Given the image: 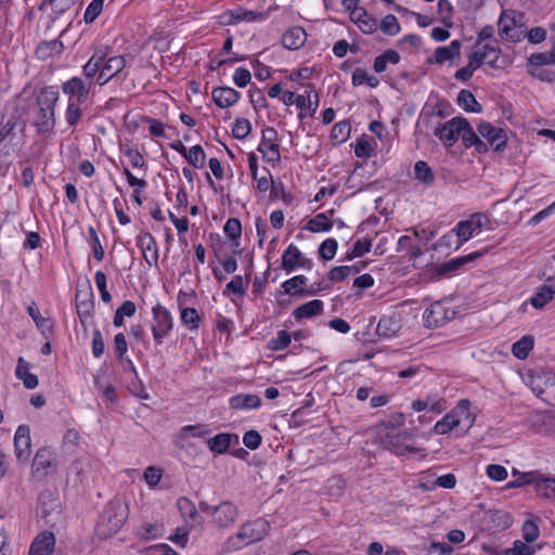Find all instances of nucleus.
Returning <instances> with one entry per match:
<instances>
[{"label":"nucleus","mask_w":555,"mask_h":555,"mask_svg":"<svg viewBox=\"0 0 555 555\" xmlns=\"http://www.w3.org/2000/svg\"><path fill=\"white\" fill-rule=\"evenodd\" d=\"M57 463L52 451L48 448H41L37 451L31 466V474L37 479H43L50 474L56 472Z\"/></svg>","instance_id":"nucleus-9"},{"label":"nucleus","mask_w":555,"mask_h":555,"mask_svg":"<svg viewBox=\"0 0 555 555\" xmlns=\"http://www.w3.org/2000/svg\"><path fill=\"white\" fill-rule=\"evenodd\" d=\"M306 40L307 34L305 29L299 26L287 29L282 37V43L288 50H297L301 48Z\"/></svg>","instance_id":"nucleus-31"},{"label":"nucleus","mask_w":555,"mask_h":555,"mask_svg":"<svg viewBox=\"0 0 555 555\" xmlns=\"http://www.w3.org/2000/svg\"><path fill=\"white\" fill-rule=\"evenodd\" d=\"M261 442V435L257 430H248L243 435V443L250 450L258 449Z\"/></svg>","instance_id":"nucleus-61"},{"label":"nucleus","mask_w":555,"mask_h":555,"mask_svg":"<svg viewBox=\"0 0 555 555\" xmlns=\"http://www.w3.org/2000/svg\"><path fill=\"white\" fill-rule=\"evenodd\" d=\"M533 345L534 341L531 336H524L513 344L512 352L517 359L524 360L529 356V352L532 350Z\"/></svg>","instance_id":"nucleus-41"},{"label":"nucleus","mask_w":555,"mask_h":555,"mask_svg":"<svg viewBox=\"0 0 555 555\" xmlns=\"http://www.w3.org/2000/svg\"><path fill=\"white\" fill-rule=\"evenodd\" d=\"M103 8H104V0H92L85 11V14H83L85 23L86 24L93 23L99 17V15L102 13Z\"/></svg>","instance_id":"nucleus-50"},{"label":"nucleus","mask_w":555,"mask_h":555,"mask_svg":"<svg viewBox=\"0 0 555 555\" xmlns=\"http://www.w3.org/2000/svg\"><path fill=\"white\" fill-rule=\"evenodd\" d=\"M460 237L456 235L454 228L443 234L437 242L436 246L438 248H447V249H459L463 244L459 242Z\"/></svg>","instance_id":"nucleus-49"},{"label":"nucleus","mask_w":555,"mask_h":555,"mask_svg":"<svg viewBox=\"0 0 555 555\" xmlns=\"http://www.w3.org/2000/svg\"><path fill=\"white\" fill-rule=\"evenodd\" d=\"M283 103L287 106L296 104L300 109L298 117L300 119L306 117V114L302 112L306 108V101L309 102V115L312 116L318 107H319V95L317 92L312 90H306L305 93L295 95L292 91H285L283 93Z\"/></svg>","instance_id":"nucleus-10"},{"label":"nucleus","mask_w":555,"mask_h":555,"mask_svg":"<svg viewBox=\"0 0 555 555\" xmlns=\"http://www.w3.org/2000/svg\"><path fill=\"white\" fill-rule=\"evenodd\" d=\"M180 319L190 331L198 330L202 323V317L194 308L180 307Z\"/></svg>","instance_id":"nucleus-38"},{"label":"nucleus","mask_w":555,"mask_h":555,"mask_svg":"<svg viewBox=\"0 0 555 555\" xmlns=\"http://www.w3.org/2000/svg\"><path fill=\"white\" fill-rule=\"evenodd\" d=\"M101 519L109 525L111 530L117 531L127 519V508L119 501L109 502L106 505Z\"/></svg>","instance_id":"nucleus-18"},{"label":"nucleus","mask_w":555,"mask_h":555,"mask_svg":"<svg viewBox=\"0 0 555 555\" xmlns=\"http://www.w3.org/2000/svg\"><path fill=\"white\" fill-rule=\"evenodd\" d=\"M475 49L481 53L482 62L491 66L492 68H496V62L499 60V55L501 53V49L496 44L485 43L480 44L476 42Z\"/></svg>","instance_id":"nucleus-36"},{"label":"nucleus","mask_w":555,"mask_h":555,"mask_svg":"<svg viewBox=\"0 0 555 555\" xmlns=\"http://www.w3.org/2000/svg\"><path fill=\"white\" fill-rule=\"evenodd\" d=\"M532 391L544 401L555 397V375L551 373L537 375L531 380Z\"/></svg>","instance_id":"nucleus-21"},{"label":"nucleus","mask_w":555,"mask_h":555,"mask_svg":"<svg viewBox=\"0 0 555 555\" xmlns=\"http://www.w3.org/2000/svg\"><path fill=\"white\" fill-rule=\"evenodd\" d=\"M177 506H178V509H179L181 516L184 519L192 520V521H194L196 519L197 509H196L194 503L190 499H188L185 496L178 499Z\"/></svg>","instance_id":"nucleus-46"},{"label":"nucleus","mask_w":555,"mask_h":555,"mask_svg":"<svg viewBox=\"0 0 555 555\" xmlns=\"http://www.w3.org/2000/svg\"><path fill=\"white\" fill-rule=\"evenodd\" d=\"M124 153L134 168L146 169V163L143 158V155L138 150L131 146H126Z\"/></svg>","instance_id":"nucleus-58"},{"label":"nucleus","mask_w":555,"mask_h":555,"mask_svg":"<svg viewBox=\"0 0 555 555\" xmlns=\"http://www.w3.org/2000/svg\"><path fill=\"white\" fill-rule=\"evenodd\" d=\"M211 96L217 106L221 108L234 105L241 98V93L231 87H217Z\"/></svg>","instance_id":"nucleus-28"},{"label":"nucleus","mask_w":555,"mask_h":555,"mask_svg":"<svg viewBox=\"0 0 555 555\" xmlns=\"http://www.w3.org/2000/svg\"><path fill=\"white\" fill-rule=\"evenodd\" d=\"M338 244L335 238H326L319 247V255L324 260H332L337 251Z\"/></svg>","instance_id":"nucleus-53"},{"label":"nucleus","mask_w":555,"mask_h":555,"mask_svg":"<svg viewBox=\"0 0 555 555\" xmlns=\"http://www.w3.org/2000/svg\"><path fill=\"white\" fill-rule=\"evenodd\" d=\"M59 90L54 86L44 88L38 96L39 112L36 117V126L39 131L48 132L55 125V106L59 101Z\"/></svg>","instance_id":"nucleus-3"},{"label":"nucleus","mask_w":555,"mask_h":555,"mask_svg":"<svg viewBox=\"0 0 555 555\" xmlns=\"http://www.w3.org/2000/svg\"><path fill=\"white\" fill-rule=\"evenodd\" d=\"M291 341L292 335L285 330H280L276 336L269 340L268 348L272 351H282L289 346Z\"/></svg>","instance_id":"nucleus-45"},{"label":"nucleus","mask_w":555,"mask_h":555,"mask_svg":"<svg viewBox=\"0 0 555 555\" xmlns=\"http://www.w3.org/2000/svg\"><path fill=\"white\" fill-rule=\"evenodd\" d=\"M457 103L466 112H481V105L477 102L475 95L468 90L460 91L457 95Z\"/></svg>","instance_id":"nucleus-40"},{"label":"nucleus","mask_w":555,"mask_h":555,"mask_svg":"<svg viewBox=\"0 0 555 555\" xmlns=\"http://www.w3.org/2000/svg\"><path fill=\"white\" fill-rule=\"evenodd\" d=\"M365 266V262L360 261L352 266L334 267L328 272V279L334 282L343 281L350 274L359 273Z\"/></svg>","instance_id":"nucleus-37"},{"label":"nucleus","mask_w":555,"mask_h":555,"mask_svg":"<svg viewBox=\"0 0 555 555\" xmlns=\"http://www.w3.org/2000/svg\"><path fill=\"white\" fill-rule=\"evenodd\" d=\"M423 319L428 327L442 326L450 320L448 310L440 302H435L425 309Z\"/></svg>","instance_id":"nucleus-24"},{"label":"nucleus","mask_w":555,"mask_h":555,"mask_svg":"<svg viewBox=\"0 0 555 555\" xmlns=\"http://www.w3.org/2000/svg\"><path fill=\"white\" fill-rule=\"evenodd\" d=\"M528 62L532 66H543V65H553L555 64V44L551 48L548 52H535L532 53Z\"/></svg>","instance_id":"nucleus-44"},{"label":"nucleus","mask_w":555,"mask_h":555,"mask_svg":"<svg viewBox=\"0 0 555 555\" xmlns=\"http://www.w3.org/2000/svg\"><path fill=\"white\" fill-rule=\"evenodd\" d=\"M313 261L305 257L295 244H289L282 255V268L287 273L293 272L297 268L311 270Z\"/></svg>","instance_id":"nucleus-14"},{"label":"nucleus","mask_w":555,"mask_h":555,"mask_svg":"<svg viewBox=\"0 0 555 555\" xmlns=\"http://www.w3.org/2000/svg\"><path fill=\"white\" fill-rule=\"evenodd\" d=\"M518 485H534L541 495L555 499V478L544 477L539 472L522 473Z\"/></svg>","instance_id":"nucleus-11"},{"label":"nucleus","mask_w":555,"mask_h":555,"mask_svg":"<svg viewBox=\"0 0 555 555\" xmlns=\"http://www.w3.org/2000/svg\"><path fill=\"white\" fill-rule=\"evenodd\" d=\"M210 429L206 425H186L180 428L177 434L176 442L180 448L189 447V438H204L208 436Z\"/></svg>","instance_id":"nucleus-27"},{"label":"nucleus","mask_w":555,"mask_h":555,"mask_svg":"<svg viewBox=\"0 0 555 555\" xmlns=\"http://www.w3.org/2000/svg\"><path fill=\"white\" fill-rule=\"evenodd\" d=\"M509 555H533L534 547L530 546L525 540H516L513 543V547L506 551Z\"/></svg>","instance_id":"nucleus-59"},{"label":"nucleus","mask_w":555,"mask_h":555,"mask_svg":"<svg viewBox=\"0 0 555 555\" xmlns=\"http://www.w3.org/2000/svg\"><path fill=\"white\" fill-rule=\"evenodd\" d=\"M460 137L462 138L465 146L470 147L473 144L480 138L469 125L467 119L465 118V126H463V130H461Z\"/></svg>","instance_id":"nucleus-62"},{"label":"nucleus","mask_w":555,"mask_h":555,"mask_svg":"<svg viewBox=\"0 0 555 555\" xmlns=\"http://www.w3.org/2000/svg\"><path fill=\"white\" fill-rule=\"evenodd\" d=\"M30 447H31V439H30V429L27 425H20L16 428L15 435H14V452L16 455V459L25 463L28 461L30 455Z\"/></svg>","instance_id":"nucleus-20"},{"label":"nucleus","mask_w":555,"mask_h":555,"mask_svg":"<svg viewBox=\"0 0 555 555\" xmlns=\"http://www.w3.org/2000/svg\"><path fill=\"white\" fill-rule=\"evenodd\" d=\"M184 158L195 168H203L205 165L206 155L201 145H194L188 150Z\"/></svg>","instance_id":"nucleus-48"},{"label":"nucleus","mask_w":555,"mask_h":555,"mask_svg":"<svg viewBox=\"0 0 555 555\" xmlns=\"http://www.w3.org/2000/svg\"><path fill=\"white\" fill-rule=\"evenodd\" d=\"M323 308H324V304L322 300L313 299V300H310V301L305 302V304L300 305L299 307H297L293 311V317L296 320L312 318V317H315V315H319L320 313H322Z\"/></svg>","instance_id":"nucleus-34"},{"label":"nucleus","mask_w":555,"mask_h":555,"mask_svg":"<svg viewBox=\"0 0 555 555\" xmlns=\"http://www.w3.org/2000/svg\"><path fill=\"white\" fill-rule=\"evenodd\" d=\"M15 375L23 380L27 389H34L38 386V377L29 372L28 363L22 357L18 358Z\"/></svg>","instance_id":"nucleus-35"},{"label":"nucleus","mask_w":555,"mask_h":555,"mask_svg":"<svg viewBox=\"0 0 555 555\" xmlns=\"http://www.w3.org/2000/svg\"><path fill=\"white\" fill-rule=\"evenodd\" d=\"M554 293L552 286L544 285L530 298V302L535 309H541L553 299Z\"/></svg>","instance_id":"nucleus-42"},{"label":"nucleus","mask_w":555,"mask_h":555,"mask_svg":"<svg viewBox=\"0 0 555 555\" xmlns=\"http://www.w3.org/2000/svg\"><path fill=\"white\" fill-rule=\"evenodd\" d=\"M276 130L272 127H267L262 130V138L257 147V151L260 152L262 155H267V150L264 149L267 146V143H276Z\"/></svg>","instance_id":"nucleus-57"},{"label":"nucleus","mask_w":555,"mask_h":555,"mask_svg":"<svg viewBox=\"0 0 555 555\" xmlns=\"http://www.w3.org/2000/svg\"><path fill=\"white\" fill-rule=\"evenodd\" d=\"M91 88V81H85L77 76L62 85V92L68 98L65 119L70 127L79 122L82 116L81 105L86 103Z\"/></svg>","instance_id":"nucleus-1"},{"label":"nucleus","mask_w":555,"mask_h":555,"mask_svg":"<svg viewBox=\"0 0 555 555\" xmlns=\"http://www.w3.org/2000/svg\"><path fill=\"white\" fill-rule=\"evenodd\" d=\"M380 29L385 35L396 36L400 33L401 27L397 17L392 14H388L382 20Z\"/></svg>","instance_id":"nucleus-52"},{"label":"nucleus","mask_w":555,"mask_h":555,"mask_svg":"<svg viewBox=\"0 0 555 555\" xmlns=\"http://www.w3.org/2000/svg\"><path fill=\"white\" fill-rule=\"evenodd\" d=\"M224 234L232 241H237L242 234V225L238 219L230 218L223 227Z\"/></svg>","instance_id":"nucleus-54"},{"label":"nucleus","mask_w":555,"mask_h":555,"mask_svg":"<svg viewBox=\"0 0 555 555\" xmlns=\"http://www.w3.org/2000/svg\"><path fill=\"white\" fill-rule=\"evenodd\" d=\"M414 177L424 185H431L435 181V175L429 165L424 160H418L414 165Z\"/></svg>","instance_id":"nucleus-39"},{"label":"nucleus","mask_w":555,"mask_h":555,"mask_svg":"<svg viewBox=\"0 0 555 555\" xmlns=\"http://www.w3.org/2000/svg\"><path fill=\"white\" fill-rule=\"evenodd\" d=\"M55 545V537L50 531L39 533L30 544L28 555H50Z\"/></svg>","instance_id":"nucleus-25"},{"label":"nucleus","mask_w":555,"mask_h":555,"mask_svg":"<svg viewBox=\"0 0 555 555\" xmlns=\"http://www.w3.org/2000/svg\"><path fill=\"white\" fill-rule=\"evenodd\" d=\"M376 331L379 336L390 337L396 333V323L390 318H382L377 323Z\"/></svg>","instance_id":"nucleus-60"},{"label":"nucleus","mask_w":555,"mask_h":555,"mask_svg":"<svg viewBox=\"0 0 555 555\" xmlns=\"http://www.w3.org/2000/svg\"><path fill=\"white\" fill-rule=\"evenodd\" d=\"M379 438L385 449L398 455L416 452V448L412 444V437L408 431L389 430L385 434L379 431Z\"/></svg>","instance_id":"nucleus-7"},{"label":"nucleus","mask_w":555,"mask_h":555,"mask_svg":"<svg viewBox=\"0 0 555 555\" xmlns=\"http://www.w3.org/2000/svg\"><path fill=\"white\" fill-rule=\"evenodd\" d=\"M481 255H482V253L475 251V253H470L465 256L453 258V259L440 264L438 268V273L440 275H447L449 273L457 272V271L462 270V268L465 264L473 262L474 260L479 258Z\"/></svg>","instance_id":"nucleus-29"},{"label":"nucleus","mask_w":555,"mask_h":555,"mask_svg":"<svg viewBox=\"0 0 555 555\" xmlns=\"http://www.w3.org/2000/svg\"><path fill=\"white\" fill-rule=\"evenodd\" d=\"M135 244L141 249L142 256L149 267H156L158 263V246L156 240L150 232H141L135 237Z\"/></svg>","instance_id":"nucleus-16"},{"label":"nucleus","mask_w":555,"mask_h":555,"mask_svg":"<svg viewBox=\"0 0 555 555\" xmlns=\"http://www.w3.org/2000/svg\"><path fill=\"white\" fill-rule=\"evenodd\" d=\"M307 283L308 279L305 275H295L283 282L282 287L285 294L298 297L312 296L315 295L319 291L326 288L321 284H319L317 288H306Z\"/></svg>","instance_id":"nucleus-17"},{"label":"nucleus","mask_w":555,"mask_h":555,"mask_svg":"<svg viewBox=\"0 0 555 555\" xmlns=\"http://www.w3.org/2000/svg\"><path fill=\"white\" fill-rule=\"evenodd\" d=\"M127 66V60L124 55L105 56L101 73L96 76L95 82L99 86H104L114 77L122 74Z\"/></svg>","instance_id":"nucleus-12"},{"label":"nucleus","mask_w":555,"mask_h":555,"mask_svg":"<svg viewBox=\"0 0 555 555\" xmlns=\"http://www.w3.org/2000/svg\"><path fill=\"white\" fill-rule=\"evenodd\" d=\"M328 215L333 216L334 209L315 215L307 222L305 229L312 233L328 232L334 224V222L330 220Z\"/></svg>","instance_id":"nucleus-33"},{"label":"nucleus","mask_w":555,"mask_h":555,"mask_svg":"<svg viewBox=\"0 0 555 555\" xmlns=\"http://www.w3.org/2000/svg\"><path fill=\"white\" fill-rule=\"evenodd\" d=\"M106 56V48H99L94 51L91 57L82 67V74L86 78L85 81H91L92 86L95 82L96 76L101 73L103 62Z\"/></svg>","instance_id":"nucleus-23"},{"label":"nucleus","mask_w":555,"mask_h":555,"mask_svg":"<svg viewBox=\"0 0 555 555\" xmlns=\"http://www.w3.org/2000/svg\"><path fill=\"white\" fill-rule=\"evenodd\" d=\"M232 444H238V436L221 433L207 440L208 449L215 454L225 453Z\"/></svg>","instance_id":"nucleus-26"},{"label":"nucleus","mask_w":555,"mask_h":555,"mask_svg":"<svg viewBox=\"0 0 555 555\" xmlns=\"http://www.w3.org/2000/svg\"><path fill=\"white\" fill-rule=\"evenodd\" d=\"M153 322L151 331L155 345L159 346L173 328V318L170 311L162 304L152 308Z\"/></svg>","instance_id":"nucleus-6"},{"label":"nucleus","mask_w":555,"mask_h":555,"mask_svg":"<svg viewBox=\"0 0 555 555\" xmlns=\"http://www.w3.org/2000/svg\"><path fill=\"white\" fill-rule=\"evenodd\" d=\"M270 530V524L263 518H257L245 522L238 531L227 541L229 550H241L242 547L262 540Z\"/></svg>","instance_id":"nucleus-2"},{"label":"nucleus","mask_w":555,"mask_h":555,"mask_svg":"<svg viewBox=\"0 0 555 555\" xmlns=\"http://www.w3.org/2000/svg\"><path fill=\"white\" fill-rule=\"evenodd\" d=\"M461 55V41L453 40L447 47L436 49L434 55L429 59V63L442 64Z\"/></svg>","instance_id":"nucleus-30"},{"label":"nucleus","mask_w":555,"mask_h":555,"mask_svg":"<svg viewBox=\"0 0 555 555\" xmlns=\"http://www.w3.org/2000/svg\"><path fill=\"white\" fill-rule=\"evenodd\" d=\"M470 401L462 399L457 405L447 413L440 421L434 426V433L436 435H447L454 428L459 427L462 423H468L469 426L473 423L470 417Z\"/></svg>","instance_id":"nucleus-5"},{"label":"nucleus","mask_w":555,"mask_h":555,"mask_svg":"<svg viewBox=\"0 0 555 555\" xmlns=\"http://www.w3.org/2000/svg\"><path fill=\"white\" fill-rule=\"evenodd\" d=\"M524 17L522 13L515 10H503L498 22L500 36L507 41H521L526 37Z\"/></svg>","instance_id":"nucleus-4"},{"label":"nucleus","mask_w":555,"mask_h":555,"mask_svg":"<svg viewBox=\"0 0 555 555\" xmlns=\"http://www.w3.org/2000/svg\"><path fill=\"white\" fill-rule=\"evenodd\" d=\"M221 18L223 24L233 25L240 22H263L267 18V14L263 12L237 8L235 10L224 12L221 15Z\"/></svg>","instance_id":"nucleus-19"},{"label":"nucleus","mask_w":555,"mask_h":555,"mask_svg":"<svg viewBox=\"0 0 555 555\" xmlns=\"http://www.w3.org/2000/svg\"><path fill=\"white\" fill-rule=\"evenodd\" d=\"M351 81L354 87L367 85L371 88H376L379 83V79L377 77L369 75L363 68L354 69Z\"/></svg>","instance_id":"nucleus-43"},{"label":"nucleus","mask_w":555,"mask_h":555,"mask_svg":"<svg viewBox=\"0 0 555 555\" xmlns=\"http://www.w3.org/2000/svg\"><path fill=\"white\" fill-rule=\"evenodd\" d=\"M482 225L481 215H474L467 220L460 221L454 228L456 235L460 237L457 241L462 242V244L469 241L481 231Z\"/></svg>","instance_id":"nucleus-22"},{"label":"nucleus","mask_w":555,"mask_h":555,"mask_svg":"<svg viewBox=\"0 0 555 555\" xmlns=\"http://www.w3.org/2000/svg\"><path fill=\"white\" fill-rule=\"evenodd\" d=\"M463 126H465V118L454 117L444 124H439L435 128L434 134L439 138L443 144L452 146L459 140Z\"/></svg>","instance_id":"nucleus-13"},{"label":"nucleus","mask_w":555,"mask_h":555,"mask_svg":"<svg viewBox=\"0 0 555 555\" xmlns=\"http://www.w3.org/2000/svg\"><path fill=\"white\" fill-rule=\"evenodd\" d=\"M231 409L234 410H254L261 405V399L253 393H240L229 399Z\"/></svg>","instance_id":"nucleus-32"},{"label":"nucleus","mask_w":555,"mask_h":555,"mask_svg":"<svg viewBox=\"0 0 555 555\" xmlns=\"http://www.w3.org/2000/svg\"><path fill=\"white\" fill-rule=\"evenodd\" d=\"M478 133L494 151H503L506 146L507 134L503 128L494 127L488 121H481L478 125Z\"/></svg>","instance_id":"nucleus-15"},{"label":"nucleus","mask_w":555,"mask_h":555,"mask_svg":"<svg viewBox=\"0 0 555 555\" xmlns=\"http://www.w3.org/2000/svg\"><path fill=\"white\" fill-rule=\"evenodd\" d=\"M371 246H372V241L370 238L358 240L354 243L351 251L349 254H347L346 258L351 260L354 257H360V256L364 255L365 253L370 251Z\"/></svg>","instance_id":"nucleus-56"},{"label":"nucleus","mask_w":555,"mask_h":555,"mask_svg":"<svg viewBox=\"0 0 555 555\" xmlns=\"http://www.w3.org/2000/svg\"><path fill=\"white\" fill-rule=\"evenodd\" d=\"M199 507L204 513L212 515L214 524L218 528H228L232 526L238 516L237 507L229 501L221 502L217 506L201 503Z\"/></svg>","instance_id":"nucleus-8"},{"label":"nucleus","mask_w":555,"mask_h":555,"mask_svg":"<svg viewBox=\"0 0 555 555\" xmlns=\"http://www.w3.org/2000/svg\"><path fill=\"white\" fill-rule=\"evenodd\" d=\"M521 532H522V539L527 543L534 542L539 538V534H540L538 525L535 522H533L532 520H526L522 524Z\"/></svg>","instance_id":"nucleus-55"},{"label":"nucleus","mask_w":555,"mask_h":555,"mask_svg":"<svg viewBox=\"0 0 555 555\" xmlns=\"http://www.w3.org/2000/svg\"><path fill=\"white\" fill-rule=\"evenodd\" d=\"M251 130V124L247 118H236L232 126V134L235 139H245Z\"/></svg>","instance_id":"nucleus-51"},{"label":"nucleus","mask_w":555,"mask_h":555,"mask_svg":"<svg viewBox=\"0 0 555 555\" xmlns=\"http://www.w3.org/2000/svg\"><path fill=\"white\" fill-rule=\"evenodd\" d=\"M251 79V74L247 68L240 67L233 74V81L238 88H245Z\"/></svg>","instance_id":"nucleus-64"},{"label":"nucleus","mask_w":555,"mask_h":555,"mask_svg":"<svg viewBox=\"0 0 555 555\" xmlns=\"http://www.w3.org/2000/svg\"><path fill=\"white\" fill-rule=\"evenodd\" d=\"M487 475L492 480L503 481L507 478V470L502 465L490 464L487 466Z\"/></svg>","instance_id":"nucleus-63"},{"label":"nucleus","mask_w":555,"mask_h":555,"mask_svg":"<svg viewBox=\"0 0 555 555\" xmlns=\"http://www.w3.org/2000/svg\"><path fill=\"white\" fill-rule=\"evenodd\" d=\"M350 124L346 120L336 122L331 131V139L332 141H335L336 143H343L347 141V139L350 135Z\"/></svg>","instance_id":"nucleus-47"}]
</instances>
